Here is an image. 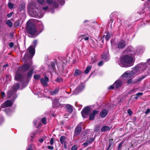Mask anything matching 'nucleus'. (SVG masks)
Returning a JSON list of instances; mask_svg holds the SVG:
<instances>
[{
	"label": "nucleus",
	"mask_w": 150,
	"mask_h": 150,
	"mask_svg": "<svg viewBox=\"0 0 150 150\" xmlns=\"http://www.w3.org/2000/svg\"><path fill=\"white\" fill-rule=\"evenodd\" d=\"M19 84L18 83H16L14 85L13 87V91H9L7 93V98L12 99V100H7L4 103L1 105V108H4L12 105L13 100L17 97L16 91L19 88Z\"/></svg>",
	"instance_id": "nucleus-1"
},
{
	"label": "nucleus",
	"mask_w": 150,
	"mask_h": 150,
	"mask_svg": "<svg viewBox=\"0 0 150 150\" xmlns=\"http://www.w3.org/2000/svg\"><path fill=\"white\" fill-rule=\"evenodd\" d=\"M147 67L146 64H141L135 66L131 71H127L122 76V78H130L135 74H138L142 72V71Z\"/></svg>",
	"instance_id": "nucleus-2"
},
{
	"label": "nucleus",
	"mask_w": 150,
	"mask_h": 150,
	"mask_svg": "<svg viewBox=\"0 0 150 150\" xmlns=\"http://www.w3.org/2000/svg\"><path fill=\"white\" fill-rule=\"evenodd\" d=\"M135 59L133 57L125 55L120 57L118 64L122 67H131L133 65Z\"/></svg>",
	"instance_id": "nucleus-3"
},
{
	"label": "nucleus",
	"mask_w": 150,
	"mask_h": 150,
	"mask_svg": "<svg viewBox=\"0 0 150 150\" xmlns=\"http://www.w3.org/2000/svg\"><path fill=\"white\" fill-rule=\"evenodd\" d=\"M26 29L28 33L32 35H34L37 32L36 26L33 21L30 20L27 23Z\"/></svg>",
	"instance_id": "nucleus-4"
},
{
	"label": "nucleus",
	"mask_w": 150,
	"mask_h": 150,
	"mask_svg": "<svg viewBox=\"0 0 150 150\" xmlns=\"http://www.w3.org/2000/svg\"><path fill=\"white\" fill-rule=\"evenodd\" d=\"M15 79L16 80L22 82V83L23 84V85L24 84L26 85L28 83L27 81H25L24 83H23V82H22L23 80V78L20 72V69H18L15 76Z\"/></svg>",
	"instance_id": "nucleus-5"
},
{
	"label": "nucleus",
	"mask_w": 150,
	"mask_h": 150,
	"mask_svg": "<svg viewBox=\"0 0 150 150\" xmlns=\"http://www.w3.org/2000/svg\"><path fill=\"white\" fill-rule=\"evenodd\" d=\"M37 40H36L34 41L33 44L34 45V47H33V45H31L27 49L28 51L32 57L35 54V48L37 43Z\"/></svg>",
	"instance_id": "nucleus-6"
},
{
	"label": "nucleus",
	"mask_w": 150,
	"mask_h": 150,
	"mask_svg": "<svg viewBox=\"0 0 150 150\" xmlns=\"http://www.w3.org/2000/svg\"><path fill=\"white\" fill-rule=\"evenodd\" d=\"M91 109L88 106L85 107L82 110L81 114L83 117L84 118H87L90 112Z\"/></svg>",
	"instance_id": "nucleus-7"
},
{
	"label": "nucleus",
	"mask_w": 150,
	"mask_h": 150,
	"mask_svg": "<svg viewBox=\"0 0 150 150\" xmlns=\"http://www.w3.org/2000/svg\"><path fill=\"white\" fill-rule=\"evenodd\" d=\"M124 53L131 55L134 56L136 54V52L134 50L133 48L131 46L128 47L124 51Z\"/></svg>",
	"instance_id": "nucleus-8"
},
{
	"label": "nucleus",
	"mask_w": 150,
	"mask_h": 150,
	"mask_svg": "<svg viewBox=\"0 0 150 150\" xmlns=\"http://www.w3.org/2000/svg\"><path fill=\"white\" fill-rule=\"evenodd\" d=\"M82 123H80L78 125L77 127H76L74 133V136H75L78 135L80 133L81 130V125Z\"/></svg>",
	"instance_id": "nucleus-9"
},
{
	"label": "nucleus",
	"mask_w": 150,
	"mask_h": 150,
	"mask_svg": "<svg viewBox=\"0 0 150 150\" xmlns=\"http://www.w3.org/2000/svg\"><path fill=\"white\" fill-rule=\"evenodd\" d=\"M40 81L41 83L45 86H47V83L49 82V79L46 76H45L44 78H40Z\"/></svg>",
	"instance_id": "nucleus-10"
},
{
	"label": "nucleus",
	"mask_w": 150,
	"mask_h": 150,
	"mask_svg": "<svg viewBox=\"0 0 150 150\" xmlns=\"http://www.w3.org/2000/svg\"><path fill=\"white\" fill-rule=\"evenodd\" d=\"M125 42L122 40H121L117 44V47L119 48H122L124 47L125 45Z\"/></svg>",
	"instance_id": "nucleus-11"
},
{
	"label": "nucleus",
	"mask_w": 150,
	"mask_h": 150,
	"mask_svg": "<svg viewBox=\"0 0 150 150\" xmlns=\"http://www.w3.org/2000/svg\"><path fill=\"white\" fill-rule=\"evenodd\" d=\"M98 111L97 110H94L91 113L90 115L89 119L91 120H93L95 118V116L98 113Z\"/></svg>",
	"instance_id": "nucleus-12"
},
{
	"label": "nucleus",
	"mask_w": 150,
	"mask_h": 150,
	"mask_svg": "<svg viewBox=\"0 0 150 150\" xmlns=\"http://www.w3.org/2000/svg\"><path fill=\"white\" fill-rule=\"evenodd\" d=\"M31 66V64L30 63L29 64H26L23 65L22 67V70L25 71L27 70Z\"/></svg>",
	"instance_id": "nucleus-13"
},
{
	"label": "nucleus",
	"mask_w": 150,
	"mask_h": 150,
	"mask_svg": "<svg viewBox=\"0 0 150 150\" xmlns=\"http://www.w3.org/2000/svg\"><path fill=\"white\" fill-rule=\"evenodd\" d=\"M47 3L49 5L52 4L54 8H56L57 7V4L55 2H53V0H46Z\"/></svg>",
	"instance_id": "nucleus-14"
},
{
	"label": "nucleus",
	"mask_w": 150,
	"mask_h": 150,
	"mask_svg": "<svg viewBox=\"0 0 150 150\" xmlns=\"http://www.w3.org/2000/svg\"><path fill=\"white\" fill-rule=\"evenodd\" d=\"M84 88V85L82 84H81L79 86L75 89V92H76V93L77 92H80Z\"/></svg>",
	"instance_id": "nucleus-15"
},
{
	"label": "nucleus",
	"mask_w": 150,
	"mask_h": 150,
	"mask_svg": "<svg viewBox=\"0 0 150 150\" xmlns=\"http://www.w3.org/2000/svg\"><path fill=\"white\" fill-rule=\"evenodd\" d=\"M107 113V110H106L104 109L101 111L100 113V115L101 117L104 118L106 116Z\"/></svg>",
	"instance_id": "nucleus-16"
},
{
	"label": "nucleus",
	"mask_w": 150,
	"mask_h": 150,
	"mask_svg": "<svg viewBox=\"0 0 150 150\" xmlns=\"http://www.w3.org/2000/svg\"><path fill=\"white\" fill-rule=\"evenodd\" d=\"M59 99L58 98H54L52 100V105L54 108L58 106L59 105Z\"/></svg>",
	"instance_id": "nucleus-17"
},
{
	"label": "nucleus",
	"mask_w": 150,
	"mask_h": 150,
	"mask_svg": "<svg viewBox=\"0 0 150 150\" xmlns=\"http://www.w3.org/2000/svg\"><path fill=\"white\" fill-rule=\"evenodd\" d=\"M59 90V88L58 87L56 88L54 90L51 91L50 93L52 95H54L57 94Z\"/></svg>",
	"instance_id": "nucleus-18"
},
{
	"label": "nucleus",
	"mask_w": 150,
	"mask_h": 150,
	"mask_svg": "<svg viewBox=\"0 0 150 150\" xmlns=\"http://www.w3.org/2000/svg\"><path fill=\"white\" fill-rule=\"evenodd\" d=\"M102 58L106 61L108 60L109 59L108 55L107 53L103 54L102 56Z\"/></svg>",
	"instance_id": "nucleus-19"
},
{
	"label": "nucleus",
	"mask_w": 150,
	"mask_h": 150,
	"mask_svg": "<svg viewBox=\"0 0 150 150\" xmlns=\"http://www.w3.org/2000/svg\"><path fill=\"white\" fill-rule=\"evenodd\" d=\"M121 82L120 80H117L114 84V86L116 88L120 87L121 85Z\"/></svg>",
	"instance_id": "nucleus-20"
},
{
	"label": "nucleus",
	"mask_w": 150,
	"mask_h": 150,
	"mask_svg": "<svg viewBox=\"0 0 150 150\" xmlns=\"http://www.w3.org/2000/svg\"><path fill=\"white\" fill-rule=\"evenodd\" d=\"M66 108L68 112L69 113H71L73 111L72 107L70 105H67L66 106Z\"/></svg>",
	"instance_id": "nucleus-21"
},
{
	"label": "nucleus",
	"mask_w": 150,
	"mask_h": 150,
	"mask_svg": "<svg viewBox=\"0 0 150 150\" xmlns=\"http://www.w3.org/2000/svg\"><path fill=\"white\" fill-rule=\"evenodd\" d=\"M144 50V48L143 47H139L137 49V51L138 53L140 54L142 53L143 50Z\"/></svg>",
	"instance_id": "nucleus-22"
},
{
	"label": "nucleus",
	"mask_w": 150,
	"mask_h": 150,
	"mask_svg": "<svg viewBox=\"0 0 150 150\" xmlns=\"http://www.w3.org/2000/svg\"><path fill=\"white\" fill-rule=\"evenodd\" d=\"M110 129V128L109 127L105 126L102 127L101 129V131L102 132H105L109 130Z\"/></svg>",
	"instance_id": "nucleus-23"
},
{
	"label": "nucleus",
	"mask_w": 150,
	"mask_h": 150,
	"mask_svg": "<svg viewBox=\"0 0 150 150\" xmlns=\"http://www.w3.org/2000/svg\"><path fill=\"white\" fill-rule=\"evenodd\" d=\"M65 137L64 136H62L60 137V141L61 143L63 144H65Z\"/></svg>",
	"instance_id": "nucleus-24"
},
{
	"label": "nucleus",
	"mask_w": 150,
	"mask_h": 150,
	"mask_svg": "<svg viewBox=\"0 0 150 150\" xmlns=\"http://www.w3.org/2000/svg\"><path fill=\"white\" fill-rule=\"evenodd\" d=\"M146 76L145 75L144 76H143L139 78V79L136 80L135 81L134 83H137L140 81H141L142 79H144L146 77Z\"/></svg>",
	"instance_id": "nucleus-25"
},
{
	"label": "nucleus",
	"mask_w": 150,
	"mask_h": 150,
	"mask_svg": "<svg viewBox=\"0 0 150 150\" xmlns=\"http://www.w3.org/2000/svg\"><path fill=\"white\" fill-rule=\"evenodd\" d=\"M81 74V71L78 69H76L75 70L74 75L75 76H78L80 75Z\"/></svg>",
	"instance_id": "nucleus-26"
},
{
	"label": "nucleus",
	"mask_w": 150,
	"mask_h": 150,
	"mask_svg": "<svg viewBox=\"0 0 150 150\" xmlns=\"http://www.w3.org/2000/svg\"><path fill=\"white\" fill-rule=\"evenodd\" d=\"M91 66H88L84 71L85 73L86 74H88L91 69Z\"/></svg>",
	"instance_id": "nucleus-27"
},
{
	"label": "nucleus",
	"mask_w": 150,
	"mask_h": 150,
	"mask_svg": "<svg viewBox=\"0 0 150 150\" xmlns=\"http://www.w3.org/2000/svg\"><path fill=\"white\" fill-rule=\"evenodd\" d=\"M36 15L37 16L40 18H41L43 16L44 14L42 13L40 11H38V12L37 13Z\"/></svg>",
	"instance_id": "nucleus-28"
},
{
	"label": "nucleus",
	"mask_w": 150,
	"mask_h": 150,
	"mask_svg": "<svg viewBox=\"0 0 150 150\" xmlns=\"http://www.w3.org/2000/svg\"><path fill=\"white\" fill-rule=\"evenodd\" d=\"M33 71V70L32 69L28 72L27 74V78H29L32 76Z\"/></svg>",
	"instance_id": "nucleus-29"
},
{
	"label": "nucleus",
	"mask_w": 150,
	"mask_h": 150,
	"mask_svg": "<svg viewBox=\"0 0 150 150\" xmlns=\"http://www.w3.org/2000/svg\"><path fill=\"white\" fill-rule=\"evenodd\" d=\"M6 24L10 28H11L13 25L12 22L9 20H7L6 22Z\"/></svg>",
	"instance_id": "nucleus-30"
},
{
	"label": "nucleus",
	"mask_w": 150,
	"mask_h": 150,
	"mask_svg": "<svg viewBox=\"0 0 150 150\" xmlns=\"http://www.w3.org/2000/svg\"><path fill=\"white\" fill-rule=\"evenodd\" d=\"M25 8V6L24 4L20 5L19 7V10L20 11L23 10Z\"/></svg>",
	"instance_id": "nucleus-31"
},
{
	"label": "nucleus",
	"mask_w": 150,
	"mask_h": 150,
	"mask_svg": "<svg viewBox=\"0 0 150 150\" xmlns=\"http://www.w3.org/2000/svg\"><path fill=\"white\" fill-rule=\"evenodd\" d=\"M110 37V35L109 33H108L105 36V40L107 41L108 40Z\"/></svg>",
	"instance_id": "nucleus-32"
},
{
	"label": "nucleus",
	"mask_w": 150,
	"mask_h": 150,
	"mask_svg": "<svg viewBox=\"0 0 150 150\" xmlns=\"http://www.w3.org/2000/svg\"><path fill=\"white\" fill-rule=\"evenodd\" d=\"M55 81L57 82H60L62 81V79L60 77H58Z\"/></svg>",
	"instance_id": "nucleus-33"
},
{
	"label": "nucleus",
	"mask_w": 150,
	"mask_h": 150,
	"mask_svg": "<svg viewBox=\"0 0 150 150\" xmlns=\"http://www.w3.org/2000/svg\"><path fill=\"white\" fill-rule=\"evenodd\" d=\"M20 24V22L18 21H16L14 24V25L15 27H16L19 25Z\"/></svg>",
	"instance_id": "nucleus-34"
},
{
	"label": "nucleus",
	"mask_w": 150,
	"mask_h": 150,
	"mask_svg": "<svg viewBox=\"0 0 150 150\" xmlns=\"http://www.w3.org/2000/svg\"><path fill=\"white\" fill-rule=\"evenodd\" d=\"M48 67L49 69V72H51L53 71L54 70V69L52 66H49Z\"/></svg>",
	"instance_id": "nucleus-35"
},
{
	"label": "nucleus",
	"mask_w": 150,
	"mask_h": 150,
	"mask_svg": "<svg viewBox=\"0 0 150 150\" xmlns=\"http://www.w3.org/2000/svg\"><path fill=\"white\" fill-rule=\"evenodd\" d=\"M124 141H122L119 144L118 148V150H121L120 149L122 145L124 143Z\"/></svg>",
	"instance_id": "nucleus-36"
},
{
	"label": "nucleus",
	"mask_w": 150,
	"mask_h": 150,
	"mask_svg": "<svg viewBox=\"0 0 150 150\" xmlns=\"http://www.w3.org/2000/svg\"><path fill=\"white\" fill-rule=\"evenodd\" d=\"M46 137L45 136H44L42 137V138H40L39 141L40 143H42L43 142V141L46 139Z\"/></svg>",
	"instance_id": "nucleus-37"
},
{
	"label": "nucleus",
	"mask_w": 150,
	"mask_h": 150,
	"mask_svg": "<svg viewBox=\"0 0 150 150\" xmlns=\"http://www.w3.org/2000/svg\"><path fill=\"white\" fill-rule=\"evenodd\" d=\"M46 117H43L41 119V121L44 124H45L46 123Z\"/></svg>",
	"instance_id": "nucleus-38"
},
{
	"label": "nucleus",
	"mask_w": 150,
	"mask_h": 150,
	"mask_svg": "<svg viewBox=\"0 0 150 150\" xmlns=\"http://www.w3.org/2000/svg\"><path fill=\"white\" fill-rule=\"evenodd\" d=\"M8 7L10 9H12L13 8V4H12L11 3L9 2L8 3Z\"/></svg>",
	"instance_id": "nucleus-39"
},
{
	"label": "nucleus",
	"mask_w": 150,
	"mask_h": 150,
	"mask_svg": "<svg viewBox=\"0 0 150 150\" xmlns=\"http://www.w3.org/2000/svg\"><path fill=\"white\" fill-rule=\"evenodd\" d=\"M77 146L76 145H74L71 148V150H77Z\"/></svg>",
	"instance_id": "nucleus-40"
},
{
	"label": "nucleus",
	"mask_w": 150,
	"mask_h": 150,
	"mask_svg": "<svg viewBox=\"0 0 150 150\" xmlns=\"http://www.w3.org/2000/svg\"><path fill=\"white\" fill-rule=\"evenodd\" d=\"M34 78L35 79H38L40 78V76L39 75H35L34 76Z\"/></svg>",
	"instance_id": "nucleus-41"
},
{
	"label": "nucleus",
	"mask_w": 150,
	"mask_h": 150,
	"mask_svg": "<svg viewBox=\"0 0 150 150\" xmlns=\"http://www.w3.org/2000/svg\"><path fill=\"white\" fill-rule=\"evenodd\" d=\"M36 133V132H32L30 135V137L33 139L35 137V135Z\"/></svg>",
	"instance_id": "nucleus-42"
},
{
	"label": "nucleus",
	"mask_w": 150,
	"mask_h": 150,
	"mask_svg": "<svg viewBox=\"0 0 150 150\" xmlns=\"http://www.w3.org/2000/svg\"><path fill=\"white\" fill-rule=\"evenodd\" d=\"M100 127L99 125L96 126L95 128V130L96 132H98L100 129Z\"/></svg>",
	"instance_id": "nucleus-43"
},
{
	"label": "nucleus",
	"mask_w": 150,
	"mask_h": 150,
	"mask_svg": "<svg viewBox=\"0 0 150 150\" xmlns=\"http://www.w3.org/2000/svg\"><path fill=\"white\" fill-rule=\"evenodd\" d=\"M0 95L2 98H4L5 97V94L4 92H1Z\"/></svg>",
	"instance_id": "nucleus-44"
},
{
	"label": "nucleus",
	"mask_w": 150,
	"mask_h": 150,
	"mask_svg": "<svg viewBox=\"0 0 150 150\" xmlns=\"http://www.w3.org/2000/svg\"><path fill=\"white\" fill-rule=\"evenodd\" d=\"M94 140V139L93 138H90L88 139L87 142L89 143H90L92 142Z\"/></svg>",
	"instance_id": "nucleus-45"
},
{
	"label": "nucleus",
	"mask_w": 150,
	"mask_h": 150,
	"mask_svg": "<svg viewBox=\"0 0 150 150\" xmlns=\"http://www.w3.org/2000/svg\"><path fill=\"white\" fill-rule=\"evenodd\" d=\"M38 2L40 4H43L45 3V0H38Z\"/></svg>",
	"instance_id": "nucleus-46"
},
{
	"label": "nucleus",
	"mask_w": 150,
	"mask_h": 150,
	"mask_svg": "<svg viewBox=\"0 0 150 150\" xmlns=\"http://www.w3.org/2000/svg\"><path fill=\"white\" fill-rule=\"evenodd\" d=\"M82 36H83V37L82 38V39H83L85 41H87L89 39V37L88 36L84 37V35H82Z\"/></svg>",
	"instance_id": "nucleus-47"
},
{
	"label": "nucleus",
	"mask_w": 150,
	"mask_h": 150,
	"mask_svg": "<svg viewBox=\"0 0 150 150\" xmlns=\"http://www.w3.org/2000/svg\"><path fill=\"white\" fill-rule=\"evenodd\" d=\"M5 112L6 113V114L8 115H9V113H10L11 112L10 110L9 109H6L5 110Z\"/></svg>",
	"instance_id": "nucleus-48"
},
{
	"label": "nucleus",
	"mask_w": 150,
	"mask_h": 150,
	"mask_svg": "<svg viewBox=\"0 0 150 150\" xmlns=\"http://www.w3.org/2000/svg\"><path fill=\"white\" fill-rule=\"evenodd\" d=\"M127 113L130 116H131L132 114V110L130 109H129L127 110Z\"/></svg>",
	"instance_id": "nucleus-49"
},
{
	"label": "nucleus",
	"mask_w": 150,
	"mask_h": 150,
	"mask_svg": "<svg viewBox=\"0 0 150 150\" xmlns=\"http://www.w3.org/2000/svg\"><path fill=\"white\" fill-rule=\"evenodd\" d=\"M28 57V55L27 54V53H26L25 54V55H24V56L23 57V61H25V58L26 57Z\"/></svg>",
	"instance_id": "nucleus-50"
},
{
	"label": "nucleus",
	"mask_w": 150,
	"mask_h": 150,
	"mask_svg": "<svg viewBox=\"0 0 150 150\" xmlns=\"http://www.w3.org/2000/svg\"><path fill=\"white\" fill-rule=\"evenodd\" d=\"M137 89L136 88L135 89H133L132 90L130 91H129V93H134L135 91L137 90Z\"/></svg>",
	"instance_id": "nucleus-51"
},
{
	"label": "nucleus",
	"mask_w": 150,
	"mask_h": 150,
	"mask_svg": "<svg viewBox=\"0 0 150 150\" xmlns=\"http://www.w3.org/2000/svg\"><path fill=\"white\" fill-rule=\"evenodd\" d=\"M54 143V139L53 138H51L50 140V144L52 145Z\"/></svg>",
	"instance_id": "nucleus-52"
},
{
	"label": "nucleus",
	"mask_w": 150,
	"mask_h": 150,
	"mask_svg": "<svg viewBox=\"0 0 150 150\" xmlns=\"http://www.w3.org/2000/svg\"><path fill=\"white\" fill-rule=\"evenodd\" d=\"M38 25H40V28L41 29H42L43 28V25L42 23L40 22L38 23Z\"/></svg>",
	"instance_id": "nucleus-53"
},
{
	"label": "nucleus",
	"mask_w": 150,
	"mask_h": 150,
	"mask_svg": "<svg viewBox=\"0 0 150 150\" xmlns=\"http://www.w3.org/2000/svg\"><path fill=\"white\" fill-rule=\"evenodd\" d=\"M143 95V93H138L136 94V95L138 97L140 96H142Z\"/></svg>",
	"instance_id": "nucleus-54"
},
{
	"label": "nucleus",
	"mask_w": 150,
	"mask_h": 150,
	"mask_svg": "<svg viewBox=\"0 0 150 150\" xmlns=\"http://www.w3.org/2000/svg\"><path fill=\"white\" fill-rule=\"evenodd\" d=\"M103 61H100L98 63V65L99 66H101L102 65H103Z\"/></svg>",
	"instance_id": "nucleus-55"
},
{
	"label": "nucleus",
	"mask_w": 150,
	"mask_h": 150,
	"mask_svg": "<svg viewBox=\"0 0 150 150\" xmlns=\"http://www.w3.org/2000/svg\"><path fill=\"white\" fill-rule=\"evenodd\" d=\"M47 148L53 150L54 149V147L53 146H48L47 147Z\"/></svg>",
	"instance_id": "nucleus-56"
},
{
	"label": "nucleus",
	"mask_w": 150,
	"mask_h": 150,
	"mask_svg": "<svg viewBox=\"0 0 150 150\" xmlns=\"http://www.w3.org/2000/svg\"><path fill=\"white\" fill-rule=\"evenodd\" d=\"M114 85H111L108 88V89H113L114 88Z\"/></svg>",
	"instance_id": "nucleus-57"
},
{
	"label": "nucleus",
	"mask_w": 150,
	"mask_h": 150,
	"mask_svg": "<svg viewBox=\"0 0 150 150\" xmlns=\"http://www.w3.org/2000/svg\"><path fill=\"white\" fill-rule=\"evenodd\" d=\"M13 14V12H11L9 14H7V16L8 18H10L11 17Z\"/></svg>",
	"instance_id": "nucleus-58"
},
{
	"label": "nucleus",
	"mask_w": 150,
	"mask_h": 150,
	"mask_svg": "<svg viewBox=\"0 0 150 150\" xmlns=\"http://www.w3.org/2000/svg\"><path fill=\"white\" fill-rule=\"evenodd\" d=\"M38 93H34V94L35 95H37L38 96V97L39 98V97H42V96H40V95H39V94L40 95V94H41L42 93H40V92H38Z\"/></svg>",
	"instance_id": "nucleus-59"
},
{
	"label": "nucleus",
	"mask_w": 150,
	"mask_h": 150,
	"mask_svg": "<svg viewBox=\"0 0 150 150\" xmlns=\"http://www.w3.org/2000/svg\"><path fill=\"white\" fill-rule=\"evenodd\" d=\"M112 140H110V142H109V146H111L112 145Z\"/></svg>",
	"instance_id": "nucleus-60"
},
{
	"label": "nucleus",
	"mask_w": 150,
	"mask_h": 150,
	"mask_svg": "<svg viewBox=\"0 0 150 150\" xmlns=\"http://www.w3.org/2000/svg\"><path fill=\"white\" fill-rule=\"evenodd\" d=\"M48 8V6H45V7H43L42 8V9H43L44 10H45V11H46V10H47V9Z\"/></svg>",
	"instance_id": "nucleus-61"
},
{
	"label": "nucleus",
	"mask_w": 150,
	"mask_h": 150,
	"mask_svg": "<svg viewBox=\"0 0 150 150\" xmlns=\"http://www.w3.org/2000/svg\"><path fill=\"white\" fill-rule=\"evenodd\" d=\"M13 42H11L9 43V46L11 47H12L13 46Z\"/></svg>",
	"instance_id": "nucleus-62"
},
{
	"label": "nucleus",
	"mask_w": 150,
	"mask_h": 150,
	"mask_svg": "<svg viewBox=\"0 0 150 150\" xmlns=\"http://www.w3.org/2000/svg\"><path fill=\"white\" fill-rule=\"evenodd\" d=\"M150 112V110L149 109H147V110H146V112H145V113L146 114H149V112Z\"/></svg>",
	"instance_id": "nucleus-63"
},
{
	"label": "nucleus",
	"mask_w": 150,
	"mask_h": 150,
	"mask_svg": "<svg viewBox=\"0 0 150 150\" xmlns=\"http://www.w3.org/2000/svg\"><path fill=\"white\" fill-rule=\"evenodd\" d=\"M132 82V79H130L128 81H127V83H128L129 84V83H131Z\"/></svg>",
	"instance_id": "nucleus-64"
}]
</instances>
